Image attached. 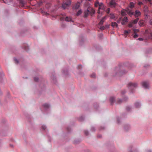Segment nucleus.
<instances>
[{
    "label": "nucleus",
    "mask_w": 152,
    "mask_h": 152,
    "mask_svg": "<svg viewBox=\"0 0 152 152\" xmlns=\"http://www.w3.org/2000/svg\"><path fill=\"white\" fill-rule=\"evenodd\" d=\"M115 100V99L113 97H111L110 99V101L111 104H112Z\"/></svg>",
    "instance_id": "obj_19"
},
{
    "label": "nucleus",
    "mask_w": 152,
    "mask_h": 152,
    "mask_svg": "<svg viewBox=\"0 0 152 152\" xmlns=\"http://www.w3.org/2000/svg\"><path fill=\"white\" fill-rule=\"evenodd\" d=\"M132 23H130L128 24V26L129 27H131L132 26Z\"/></svg>",
    "instance_id": "obj_28"
},
{
    "label": "nucleus",
    "mask_w": 152,
    "mask_h": 152,
    "mask_svg": "<svg viewBox=\"0 0 152 152\" xmlns=\"http://www.w3.org/2000/svg\"><path fill=\"white\" fill-rule=\"evenodd\" d=\"M82 67V66L81 65H79L78 66V68L80 69Z\"/></svg>",
    "instance_id": "obj_36"
},
{
    "label": "nucleus",
    "mask_w": 152,
    "mask_h": 152,
    "mask_svg": "<svg viewBox=\"0 0 152 152\" xmlns=\"http://www.w3.org/2000/svg\"><path fill=\"white\" fill-rule=\"evenodd\" d=\"M139 19L138 18H137L136 19L133 20L132 22L133 24H135L137 23Z\"/></svg>",
    "instance_id": "obj_14"
},
{
    "label": "nucleus",
    "mask_w": 152,
    "mask_h": 152,
    "mask_svg": "<svg viewBox=\"0 0 152 152\" xmlns=\"http://www.w3.org/2000/svg\"><path fill=\"white\" fill-rule=\"evenodd\" d=\"M43 106L45 108H47L49 107V105L48 104H43Z\"/></svg>",
    "instance_id": "obj_18"
},
{
    "label": "nucleus",
    "mask_w": 152,
    "mask_h": 152,
    "mask_svg": "<svg viewBox=\"0 0 152 152\" xmlns=\"http://www.w3.org/2000/svg\"><path fill=\"white\" fill-rule=\"evenodd\" d=\"M128 86L129 89H132L133 88H135L137 86V84L135 83L130 82L128 84Z\"/></svg>",
    "instance_id": "obj_4"
},
{
    "label": "nucleus",
    "mask_w": 152,
    "mask_h": 152,
    "mask_svg": "<svg viewBox=\"0 0 152 152\" xmlns=\"http://www.w3.org/2000/svg\"><path fill=\"white\" fill-rule=\"evenodd\" d=\"M90 13V10L88 9L86 11H85L84 12L85 15L84 16L85 17H87L88 15Z\"/></svg>",
    "instance_id": "obj_11"
},
{
    "label": "nucleus",
    "mask_w": 152,
    "mask_h": 152,
    "mask_svg": "<svg viewBox=\"0 0 152 152\" xmlns=\"http://www.w3.org/2000/svg\"><path fill=\"white\" fill-rule=\"evenodd\" d=\"M116 3L115 0H111L109 3V6L111 7H115Z\"/></svg>",
    "instance_id": "obj_5"
},
{
    "label": "nucleus",
    "mask_w": 152,
    "mask_h": 152,
    "mask_svg": "<svg viewBox=\"0 0 152 152\" xmlns=\"http://www.w3.org/2000/svg\"><path fill=\"white\" fill-rule=\"evenodd\" d=\"M88 9L90 10V13L91 14V15L94 13L95 10L93 8H89Z\"/></svg>",
    "instance_id": "obj_10"
},
{
    "label": "nucleus",
    "mask_w": 152,
    "mask_h": 152,
    "mask_svg": "<svg viewBox=\"0 0 152 152\" xmlns=\"http://www.w3.org/2000/svg\"><path fill=\"white\" fill-rule=\"evenodd\" d=\"M42 129L43 130H45L46 128V127L45 125L42 126Z\"/></svg>",
    "instance_id": "obj_32"
},
{
    "label": "nucleus",
    "mask_w": 152,
    "mask_h": 152,
    "mask_svg": "<svg viewBox=\"0 0 152 152\" xmlns=\"http://www.w3.org/2000/svg\"><path fill=\"white\" fill-rule=\"evenodd\" d=\"M125 92H126V91H122L121 92V93L122 94H124L125 93Z\"/></svg>",
    "instance_id": "obj_40"
},
{
    "label": "nucleus",
    "mask_w": 152,
    "mask_h": 152,
    "mask_svg": "<svg viewBox=\"0 0 152 152\" xmlns=\"http://www.w3.org/2000/svg\"><path fill=\"white\" fill-rule=\"evenodd\" d=\"M135 105L137 107H139L140 106L139 103L138 102H136L135 104Z\"/></svg>",
    "instance_id": "obj_21"
},
{
    "label": "nucleus",
    "mask_w": 152,
    "mask_h": 152,
    "mask_svg": "<svg viewBox=\"0 0 152 152\" xmlns=\"http://www.w3.org/2000/svg\"><path fill=\"white\" fill-rule=\"evenodd\" d=\"M110 17L111 18L114 19L115 18V16L113 14H110Z\"/></svg>",
    "instance_id": "obj_24"
},
{
    "label": "nucleus",
    "mask_w": 152,
    "mask_h": 152,
    "mask_svg": "<svg viewBox=\"0 0 152 152\" xmlns=\"http://www.w3.org/2000/svg\"><path fill=\"white\" fill-rule=\"evenodd\" d=\"M80 3L79 2H77L75 5V7L76 9H78L80 7Z\"/></svg>",
    "instance_id": "obj_15"
},
{
    "label": "nucleus",
    "mask_w": 152,
    "mask_h": 152,
    "mask_svg": "<svg viewBox=\"0 0 152 152\" xmlns=\"http://www.w3.org/2000/svg\"><path fill=\"white\" fill-rule=\"evenodd\" d=\"M138 37V35L137 34H135L134 35L133 37L134 38H136Z\"/></svg>",
    "instance_id": "obj_30"
},
{
    "label": "nucleus",
    "mask_w": 152,
    "mask_h": 152,
    "mask_svg": "<svg viewBox=\"0 0 152 152\" xmlns=\"http://www.w3.org/2000/svg\"><path fill=\"white\" fill-rule=\"evenodd\" d=\"M150 23L151 25H152V19L150 20Z\"/></svg>",
    "instance_id": "obj_39"
},
{
    "label": "nucleus",
    "mask_w": 152,
    "mask_h": 152,
    "mask_svg": "<svg viewBox=\"0 0 152 152\" xmlns=\"http://www.w3.org/2000/svg\"><path fill=\"white\" fill-rule=\"evenodd\" d=\"M146 1L149 2L150 4H152V0H145Z\"/></svg>",
    "instance_id": "obj_27"
},
{
    "label": "nucleus",
    "mask_w": 152,
    "mask_h": 152,
    "mask_svg": "<svg viewBox=\"0 0 152 152\" xmlns=\"http://www.w3.org/2000/svg\"><path fill=\"white\" fill-rule=\"evenodd\" d=\"M139 25L142 26H143L145 24V21L143 20H140L139 22Z\"/></svg>",
    "instance_id": "obj_9"
},
{
    "label": "nucleus",
    "mask_w": 152,
    "mask_h": 152,
    "mask_svg": "<svg viewBox=\"0 0 152 152\" xmlns=\"http://www.w3.org/2000/svg\"><path fill=\"white\" fill-rule=\"evenodd\" d=\"M130 108L129 107H126V109L128 110H129Z\"/></svg>",
    "instance_id": "obj_41"
},
{
    "label": "nucleus",
    "mask_w": 152,
    "mask_h": 152,
    "mask_svg": "<svg viewBox=\"0 0 152 152\" xmlns=\"http://www.w3.org/2000/svg\"><path fill=\"white\" fill-rule=\"evenodd\" d=\"M83 119V117H81L80 118V121H82Z\"/></svg>",
    "instance_id": "obj_42"
},
{
    "label": "nucleus",
    "mask_w": 152,
    "mask_h": 152,
    "mask_svg": "<svg viewBox=\"0 0 152 152\" xmlns=\"http://www.w3.org/2000/svg\"><path fill=\"white\" fill-rule=\"evenodd\" d=\"M95 6L96 7L99 6V8L98 10V13L99 14L101 12V13L103 12L104 10H105V7H104L103 3H99L98 1H96Z\"/></svg>",
    "instance_id": "obj_1"
},
{
    "label": "nucleus",
    "mask_w": 152,
    "mask_h": 152,
    "mask_svg": "<svg viewBox=\"0 0 152 152\" xmlns=\"http://www.w3.org/2000/svg\"><path fill=\"white\" fill-rule=\"evenodd\" d=\"M134 7V4L133 3L131 2L130 3L129 7L130 8H132Z\"/></svg>",
    "instance_id": "obj_20"
},
{
    "label": "nucleus",
    "mask_w": 152,
    "mask_h": 152,
    "mask_svg": "<svg viewBox=\"0 0 152 152\" xmlns=\"http://www.w3.org/2000/svg\"><path fill=\"white\" fill-rule=\"evenodd\" d=\"M141 15L140 12L138 10H136L135 12L134 15L135 17H137Z\"/></svg>",
    "instance_id": "obj_8"
},
{
    "label": "nucleus",
    "mask_w": 152,
    "mask_h": 152,
    "mask_svg": "<svg viewBox=\"0 0 152 152\" xmlns=\"http://www.w3.org/2000/svg\"><path fill=\"white\" fill-rule=\"evenodd\" d=\"M95 74L94 73H93L91 75V77L93 78L95 77Z\"/></svg>",
    "instance_id": "obj_29"
},
{
    "label": "nucleus",
    "mask_w": 152,
    "mask_h": 152,
    "mask_svg": "<svg viewBox=\"0 0 152 152\" xmlns=\"http://www.w3.org/2000/svg\"><path fill=\"white\" fill-rule=\"evenodd\" d=\"M71 4V1L70 0H67L63 2L62 4V7L64 9L66 8L69 7Z\"/></svg>",
    "instance_id": "obj_3"
},
{
    "label": "nucleus",
    "mask_w": 152,
    "mask_h": 152,
    "mask_svg": "<svg viewBox=\"0 0 152 152\" xmlns=\"http://www.w3.org/2000/svg\"><path fill=\"white\" fill-rule=\"evenodd\" d=\"M138 40H140V41H142L143 40V39L142 38H139L138 39Z\"/></svg>",
    "instance_id": "obj_37"
},
{
    "label": "nucleus",
    "mask_w": 152,
    "mask_h": 152,
    "mask_svg": "<svg viewBox=\"0 0 152 152\" xmlns=\"http://www.w3.org/2000/svg\"><path fill=\"white\" fill-rule=\"evenodd\" d=\"M133 31L134 33L135 34L139 31V30L137 29H134Z\"/></svg>",
    "instance_id": "obj_23"
},
{
    "label": "nucleus",
    "mask_w": 152,
    "mask_h": 152,
    "mask_svg": "<svg viewBox=\"0 0 152 152\" xmlns=\"http://www.w3.org/2000/svg\"><path fill=\"white\" fill-rule=\"evenodd\" d=\"M143 87L145 88H148V83L146 82H143L142 83Z\"/></svg>",
    "instance_id": "obj_6"
},
{
    "label": "nucleus",
    "mask_w": 152,
    "mask_h": 152,
    "mask_svg": "<svg viewBox=\"0 0 152 152\" xmlns=\"http://www.w3.org/2000/svg\"><path fill=\"white\" fill-rule=\"evenodd\" d=\"M28 48V47H26L25 48V49L27 51V49Z\"/></svg>",
    "instance_id": "obj_44"
},
{
    "label": "nucleus",
    "mask_w": 152,
    "mask_h": 152,
    "mask_svg": "<svg viewBox=\"0 0 152 152\" xmlns=\"http://www.w3.org/2000/svg\"><path fill=\"white\" fill-rule=\"evenodd\" d=\"M15 61L16 63H18V60L16 59H15Z\"/></svg>",
    "instance_id": "obj_38"
},
{
    "label": "nucleus",
    "mask_w": 152,
    "mask_h": 152,
    "mask_svg": "<svg viewBox=\"0 0 152 152\" xmlns=\"http://www.w3.org/2000/svg\"><path fill=\"white\" fill-rule=\"evenodd\" d=\"M134 12L132 10L127 9V10H123L121 11V15L124 16L128 14L129 16H131L134 14Z\"/></svg>",
    "instance_id": "obj_2"
},
{
    "label": "nucleus",
    "mask_w": 152,
    "mask_h": 152,
    "mask_svg": "<svg viewBox=\"0 0 152 152\" xmlns=\"http://www.w3.org/2000/svg\"><path fill=\"white\" fill-rule=\"evenodd\" d=\"M121 20V18H120L119 19V20H118V23H119L120 22V20Z\"/></svg>",
    "instance_id": "obj_43"
},
{
    "label": "nucleus",
    "mask_w": 152,
    "mask_h": 152,
    "mask_svg": "<svg viewBox=\"0 0 152 152\" xmlns=\"http://www.w3.org/2000/svg\"><path fill=\"white\" fill-rule=\"evenodd\" d=\"M72 19L70 17H66L65 19V20L67 21H69L71 20Z\"/></svg>",
    "instance_id": "obj_16"
},
{
    "label": "nucleus",
    "mask_w": 152,
    "mask_h": 152,
    "mask_svg": "<svg viewBox=\"0 0 152 152\" xmlns=\"http://www.w3.org/2000/svg\"><path fill=\"white\" fill-rule=\"evenodd\" d=\"M122 102V100L121 99H119L118 101V104H120Z\"/></svg>",
    "instance_id": "obj_34"
},
{
    "label": "nucleus",
    "mask_w": 152,
    "mask_h": 152,
    "mask_svg": "<svg viewBox=\"0 0 152 152\" xmlns=\"http://www.w3.org/2000/svg\"><path fill=\"white\" fill-rule=\"evenodd\" d=\"M104 11H106V12L107 13H109V12H110V8H108L106 10V9H105V10H104Z\"/></svg>",
    "instance_id": "obj_25"
},
{
    "label": "nucleus",
    "mask_w": 152,
    "mask_h": 152,
    "mask_svg": "<svg viewBox=\"0 0 152 152\" xmlns=\"http://www.w3.org/2000/svg\"><path fill=\"white\" fill-rule=\"evenodd\" d=\"M99 28L101 30H104V29L105 27L103 26H101Z\"/></svg>",
    "instance_id": "obj_26"
},
{
    "label": "nucleus",
    "mask_w": 152,
    "mask_h": 152,
    "mask_svg": "<svg viewBox=\"0 0 152 152\" xmlns=\"http://www.w3.org/2000/svg\"><path fill=\"white\" fill-rule=\"evenodd\" d=\"M111 26L113 27H117L118 26V24L115 22H112L111 23Z\"/></svg>",
    "instance_id": "obj_13"
},
{
    "label": "nucleus",
    "mask_w": 152,
    "mask_h": 152,
    "mask_svg": "<svg viewBox=\"0 0 152 152\" xmlns=\"http://www.w3.org/2000/svg\"><path fill=\"white\" fill-rule=\"evenodd\" d=\"M82 13V11L81 10H80L78 11L77 12L76 14L77 16H78L81 14Z\"/></svg>",
    "instance_id": "obj_22"
},
{
    "label": "nucleus",
    "mask_w": 152,
    "mask_h": 152,
    "mask_svg": "<svg viewBox=\"0 0 152 152\" xmlns=\"http://www.w3.org/2000/svg\"><path fill=\"white\" fill-rule=\"evenodd\" d=\"M128 20L127 17H124L121 22V24L122 25L125 24L126 23L128 22Z\"/></svg>",
    "instance_id": "obj_7"
},
{
    "label": "nucleus",
    "mask_w": 152,
    "mask_h": 152,
    "mask_svg": "<svg viewBox=\"0 0 152 152\" xmlns=\"http://www.w3.org/2000/svg\"><path fill=\"white\" fill-rule=\"evenodd\" d=\"M84 133L86 135H88V132L87 131H85Z\"/></svg>",
    "instance_id": "obj_33"
},
{
    "label": "nucleus",
    "mask_w": 152,
    "mask_h": 152,
    "mask_svg": "<svg viewBox=\"0 0 152 152\" xmlns=\"http://www.w3.org/2000/svg\"><path fill=\"white\" fill-rule=\"evenodd\" d=\"M131 30H125L124 31V34L125 35H127L131 32Z\"/></svg>",
    "instance_id": "obj_17"
},
{
    "label": "nucleus",
    "mask_w": 152,
    "mask_h": 152,
    "mask_svg": "<svg viewBox=\"0 0 152 152\" xmlns=\"http://www.w3.org/2000/svg\"><path fill=\"white\" fill-rule=\"evenodd\" d=\"M142 3L141 2H139L138 3V4L139 5H141L142 4Z\"/></svg>",
    "instance_id": "obj_35"
},
{
    "label": "nucleus",
    "mask_w": 152,
    "mask_h": 152,
    "mask_svg": "<svg viewBox=\"0 0 152 152\" xmlns=\"http://www.w3.org/2000/svg\"><path fill=\"white\" fill-rule=\"evenodd\" d=\"M105 18H106V17L105 16V17H104L102 18V19L100 21L99 23V25H102L103 24V23H104V21L105 20Z\"/></svg>",
    "instance_id": "obj_12"
},
{
    "label": "nucleus",
    "mask_w": 152,
    "mask_h": 152,
    "mask_svg": "<svg viewBox=\"0 0 152 152\" xmlns=\"http://www.w3.org/2000/svg\"><path fill=\"white\" fill-rule=\"evenodd\" d=\"M98 18H99V16H98Z\"/></svg>",
    "instance_id": "obj_46"
},
{
    "label": "nucleus",
    "mask_w": 152,
    "mask_h": 152,
    "mask_svg": "<svg viewBox=\"0 0 152 152\" xmlns=\"http://www.w3.org/2000/svg\"><path fill=\"white\" fill-rule=\"evenodd\" d=\"M20 3H21V4H24V3H23V1H20Z\"/></svg>",
    "instance_id": "obj_45"
},
{
    "label": "nucleus",
    "mask_w": 152,
    "mask_h": 152,
    "mask_svg": "<svg viewBox=\"0 0 152 152\" xmlns=\"http://www.w3.org/2000/svg\"><path fill=\"white\" fill-rule=\"evenodd\" d=\"M38 80V78L37 77H35L34 78V80L35 81H37Z\"/></svg>",
    "instance_id": "obj_31"
},
{
    "label": "nucleus",
    "mask_w": 152,
    "mask_h": 152,
    "mask_svg": "<svg viewBox=\"0 0 152 152\" xmlns=\"http://www.w3.org/2000/svg\"><path fill=\"white\" fill-rule=\"evenodd\" d=\"M151 35H152V34H151Z\"/></svg>",
    "instance_id": "obj_47"
}]
</instances>
